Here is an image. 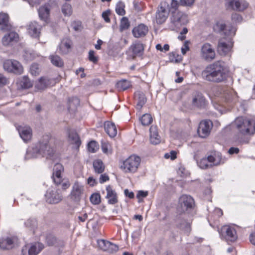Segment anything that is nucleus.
I'll return each mask as SVG.
<instances>
[{
  "label": "nucleus",
  "instance_id": "34",
  "mask_svg": "<svg viewBox=\"0 0 255 255\" xmlns=\"http://www.w3.org/2000/svg\"><path fill=\"white\" fill-rule=\"evenodd\" d=\"M207 158L211 167L219 165L222 160L221 155L219 153H215L213 155L208 156Z\"/></svg>",
  "mask_w": 255,
  "mask_h": 255
},
{
  "label": "nucleus",
  "instance_id": "32",
  "mask_svg": "<svg viewBox=\"0 0 255 255\" xmlns=\"http://www.w3.org/2000/svg\"><path fill=\"white\" fill-rule=\"evenodd\" d=\"M68 138L72 144L79 147L81 143L80 137L77 133L74 130H69Z\"/></svg>",
  "mask_w": 255,
  "mask_h": 255
},
{
  "label": "nucleus",
  "instance_id": "16",
  "mask_svg": "<svg viewBox=\"0 0 255 255\" xmlns=\"http://www.w3.org/2000/svg\"><path fill=\"white\" fill-rule=\"evenodd\" d=\"M84 192V187L79 182H76L73 185L70 193V198L75 201H79Z\"/></svg>",
  "mask_w": 255,
  "mask_h": 255
},
{
  "label": "nucleus",
  "instance_id": "24",
  "mask_svg": "<svg viewBox=\"0 0 255 255\" xmlns=\"http://www.w3.org/2000/svg\"><path fill=\"white\" fill-rule=\"evenodd\" d=\"M104 128L106 132L111 137H114L117 134V129L115 124L107 121L104 124Z\"/></svg>",
  "mask_w": 255,
  "mask_h": 255
},
{
  "label": "nucleus",
  "instance_id": "37",
  "mask_svg": "<svg viewBox=\"0 0 255 255\" xmlns=\"http://www.w3.org/2000/svg\"><path fill=\"white\" fill-rule=\"evenodd\" d=\"M50 85V80L46 77H41L35 85L38 90H43Z\"/></svg>",
  "mask_w": 255,
  "mask_h": 255
},
{
  "label": "nucleus",
  "instance_id": "23",
  "mask_svg": "<svg viewBox=\"0 0 255 255\" xmlns=\"http://www.w3.org/2000/svg\"><path fill=\"white\" fill-rule=\"evenodd\" d=\"M192 104L194 106L202 107L205 105L206 100L201 93L196 92L193 95Z\"/></svg>",
  "mask_w": 255,
  "mask_h": 255
},
{
  "label": "nucleus",
  "instance_id": "12",
  "mask_svg": "<svg viewBox=\"0 0 255 255\" xmlns=\"http://www.w3.org/2000/svg\"><path fill=\"white\" fill-rule=\"evenodd\" d=\"M170 20L175 26L185 24L188 22L187 15L179 11H172Z\"/></svg>",
  "mask_w": 255,
  "mask_h": 255
},
{
  "label": "nucleus",
  "instance_id": "39",
  "mask_svg": "<svg viewBox=\"0 0 255 255\" xmlns=\"http://www.w3.org/2000/svg\"><path fill=\"white\" fill-rule=\"evenodd\" d=\"M101 148L103 152L108 155H111L113 153L112 145L108 141H102L101 142Z\"/></svg>",
  "mask_w": 255,
  "mask_h": 255
},
{
  "label": "nucleus",
  "instance_id": "61",
  "mask_svg": "<svg viewBox=\"0 0 255 255\" xmlns=\"http://www.w3.org/2000/svg\"><path fill=\"white\" fill-rule=\"evenodd\" d=\"M189 50V42L188 41H186L183 46L181 48V52L183 55H185L186 52Z\"/></svg>",
  "mask_w": 255,
  "mask_h": 255
},
{
  "label": "nucleus",
  "instance_id": "56",
  "mask_svg": "<svg viewBox=\"0 0 255 255\" xmlns=\"http://www.w3.org/2000/svg\"><path fill=\"white\" fill-rule=\"evenodd\" d=\"M176 155V151L172 150L169 153L165 154L164 157L167 159L170 158L171 160H174L177 157Z\"/></svg>",
  "mask_w": 255,
  "mask_h": 255
},
{
  "label": "nucleus",
  "instance_id": "52",
  "mask_svg": "<svg viewBox=\"0 0 255 255\" xmlns=\"http://www.w3.org/2000/svg\"><path fill=\"white\" fill-rule=\"evenodd\" d=\"M30 73L33 75H37L39 74L40 69L39 65L36 63H33L31 65L30 68Z\"/></svg>",
  "mask_w": 255,
  "mask_h": 255
},
{
  "label": "nucleus",
  "instance_id": "26",
  "mask_svg": "<svg viewBox=\"0 0 255 255\" xmlns=\"http://www.w3.org/2000/svg\"><path fill=\"white\" fill-rule=\"evenodd\" d=\"M50 5L48 3L40 7L38 9L39 17L44 21L47 20L50 14Z\"/></svg>",
  "mask_w": 255,
  "mask_h": 255
},
{
  "label": "nucleus",
  "instance_id": "18",
  "mask_svg": "<svg viewBox=\"0 0 255 255\" xmlns=\"http://www.w3.org/2000/svg\"><path fill=\"white\" fill-rule=\"evenodd\" d=\"M233 44L232 42L226 39H221L219 41L218 50L221 54L226 55L231 50Z\"/></svg>",
  "mask_w": 255,
  "mask_h": 255
},
{
  "label": "nucleus",
  "instance_id": "6",
  "mask_svg": "<svg viewBox=\"0 0 255 255\" xmlns=\"http://www.w3.org/2000/svg\"><path fill=\"white\" fill-rule=\"evenodd\" d=\"M169 13V4L166 1H162L157 8L155 14V21L158 24L165 22Z\"/></svg>",
  "mask_w": 255,
  "mask_h": 255
},
{
  "label": "nucleus",
  "instance_id": "38",
  "mask_svg": "<svg viewBox=\"0 0 255 255\" xmlns=\"http://www.w3.org/2000/svg\"><path fill=\"white\" fill-rule=\"evenodd\" d=\"M49 59L50 60L51 63L56 67H62L64 66L63 61L58 55H50Z\"/></svg>",
  "mask_w": 255,
  "mask_h": 255
},
{
  "label": "nucleus",
  "instance_id": "53",
  "mask_svg": "<svg viewBox=\"0 0 255 255\" xmlns=\"http://www.w3.org/2000/svg\"><path fill=\"white\" fill-rule=\"evenodd\" d=\"M111 14V12L110 9H108L103 12L102 16L106 22L110 23L111 22V19L109 17Z\"/></svg>",
  "mask_w": 255,
  "mask_h": 255
},
{
  "label": "nucleus",
  "instance_id": "31",
  "mask_svg": "<svg viewBox=\"0 0 255 255\" xmlns=\"http://www.w3.org/2000/svg\"><path fill=\"white\" fill-rule=\"evenodd\" d=\"M179 202L187 208H191L194 205V200L189 195H183L179 199Z\"/></svg>",
  "mask_w": 255,
  "mask_h": 255
},
{
  "label": "nucleus",
  "instance_id": "27",
  "mask_svg": "<svg viewBox=\"0 0 255 255\" xmlns=\"http://www.w3.org/2000/svg\"><path fill=\"white\" fill-rule=\"evenodd\" d=\"M18 39V34L15 32H10L4 36L2 42L4 45L7 46L13 42H16Z\"/></svg>",
  "mask_w": 255,
  "mask_h": 255
},
{
  "label": "nucleus",
  "instance_id": "11",
  "mask_svg": "<svg viewBox=\"0 0 255 255\" xmlns=\"http://www.w3.org/2000/svg\"><path fill=\"white\" fill-rule=\"evenodd\" d=\"M97 244L101 250L110 254H114L119 250L117 245L106 240H99L97 241Z\"/></svg>",
  "mask_w": 255,
  "mask_h": 255
},
{
  "label": "nucleus",
  "instance_id": "62",
  "mask_svg": "<svg viewBox=\"0 0 255 255\" xmlns=\"http://www.w3.org/2000/svg\"><path fill=\"white\" fill-rule=\"evenodd\" d=\"M179 5H180V1L178 2L176 0H172L171 2V8L174 9L175 11H177V9Z\"/></svg>",
  "mask_w": 255,
  "mask_h": 255
},
{
  "label": "nucleus",
  "instance_id": "15",
  "mask_svg": "<svg viewBox=\"0 0 255 255\" xmlns=\"http://www.w3.org/2000/svg\"><path fill=\"white\" fill-rule=\"evenodd\" d=\"M46 201L50 204H56L62 199V196L57 189H49L45 194Z\"/></svg>",
  "mask_w": 255,
  "mask_h": 255
},
{
  "label": "nucleus",
  "instance_id": "14",
  "mask_svg": "<svg viewBox=\"0 0 255 255\" xmlns=\"http://www.w3.org/2000/svg\"><path fill=\"white\" fill-rule=\"evenodd\" d=\"M43 245L40 243H36L30 247L25 245L22 249V255H37L43 249Z\"/></svg>",
  "mask_w": 255,
  "mask_h": 255
},
{
  "label": "nucleus",
  "instance_id": "36",
  "mask_svg": "<svg viewBox=\"0 0 255 255\" xmlns=\"http://www.w3.org/2000/svg\"><path fill=\"white\" fill-rule=\"evenodd\" d=\"M71 42L67 38L63 39L59 45V48L62 54L67 53L71 48Z\"/></svg>",
  "mask_w": 255,
  "mask_h": 255
},
{
  "label": "nucleus",
  "instance_id": "48",
  "mask_svg": "<svg viewBox=\"0 0 255 255\" xmlns=\"http://www.w3.org/2000/svg\"><path fill=\"white\" fill-rule=\"evenodd\" d=\"M99 148V144L95 140H92L88 144V150L90 152L95 153L98 151Z\"/></svg>",
  "mask_w": 255,
  "mask_h": 255
},
{
  "label": "nucleus",
  "instance_id": "22",
  "mask_svg": "<svg viewBox=\"0 0 255 255\" xmlns=\"http://www.w3.org/2000/svg\"><path fill=\"white\" fill-rule=\"evenodd\" d=\"M148 31V28L144 24H140L133 28L132 34L135 37H140L145 36Z\"/></svg>",
  "mask_w": 255,
  "mask_h": 255
},
{
  "label": "nucleus",
  "instance_id": "1",
  "mask_svg": "<svg viewBox=\"0 0 255 255\" xmlns=\"http://www.w3.org/2000/svg\"><path fill=\"white\" fill-rule=\"evenodd\" d=\"M201 76L206 81L219 83L227 79L228 71L223 62L218 61L206 66L202 72Z\"/></svg>",
  "mask_w": 255,
  "mask_h": 255
},
{
  "label": "nucleus",
  "instance_id": "8",
  "mask_svg": "<svg viewBox=\"0 0 255 255\" xmlns=\"http://www.w3.org/2000/svg\"><path fill=\"white\" fill-rule=\"evenodd\" d=\"M215 51L212 45L209 43H204L200 50V56L202 59L211 61L215 58Z\"/></svg>",
  "mask_w": 255,
  "mask_h": 255
},
{
  "label": "nucleus",
  "instance_id": "45",
  "mask_svg": "<svg viewBox=\"0 0 255 255\" xmlns=\"http://www.w3.org/2000/svg\"><path fill=\"white\" fill-rule=\"evenodd\" d=\"M20 85L23 89H28L31 88L33 84L27 77L24 76L20 81Z\"/></svg>",
  "mask_w": 255,
  "mask_h": 255
},
{
  "label": "nucleus",
  "instance_id": "4",
  "mask_svg": "<svg viewBox=\"0 0 255 255\" xmlns=\"http://www.w3.org/2000/svg\"><path fill=\"white\" fill-rule=\"evenodd\" d=\"M141 163V158L135 155H131L124 160L120 166V169L126 173H136Z\"/></svg>",
  "mask_w": 255,
  "mask_h": 255
},
{
  "label": "nucleus",
  "instance_id": "30",
  "mask_svg": "<svg viewBox=\"0 0 255 255\" xmlns=\"http://www.w3.org/2000/svg\"><path fill=\"white\" fill-rule=\"evenodd\" d=\"M223 97L228 102H235L238 100L236 93L231 89H228L224 91Z\"/></svg>",
  "mask_w": 255,
  "mask_h": 255
},
{
  "label": "nucleus",
  "instance_id": "3",
  "mask_svg": "<svg viewBox=\"0 0 255 255\" xmlns=\"http://www.w3.org/2000/svg\"><path fill=\"white\" fill-rule=\"evenodd\" d=\"M54 140L48 135L43 136L36 146L38 152L46 158H50L54 152V147L51 145Z\"/></svg>",
  "mask_w": 255,
  "mask_h": 255
},
{
  "label": "nucleus",
  "instance_id": "44",
  "mask_svg": "<svg viewBox=\"0 0 255 255\" xmlns=\"http://www.w3.org/2000/svg\"><path fill=\"white\" fill-rule=\"evenodd\" d=\"M125 4L124 2L120 1L116 6V12L119 15H124L126 14Z\"/></svg>",
  "mask_w": 255,
  "mask_h": 255
},
{
  "label": "nucleus",
  "instance_id": "49",
  "mask_svg": "<svg viewBox=\"0 0 255 255\" xmlns=\"http://www.w3.org/2000/svg\"><path fill=\"white\" fill-rule=\"evenodd\" d=\"M140 121L142 125L148 126L152 123V118L150 114H146L142 116Z\"/></svg>",
  "mask_w": 255,
  "mask_h": 255
},
{
  "label": "nucleus",
  "instance_id": "33",
  "mask_svg": "<svg viewBox=\"0 0 255 255\" xmlns=\"http://www.w3.org/2000/svg\"><path fill=\"white\" fill-rule=\"evenodd\" d=\"M46 242L49 246H55L56 247H63L64 242L62 240H58L55 237L49 235L46 237Z\"/></svg>",
  "mask_w": 255,
  "mask_h": 255
},
{
  "label": "nucleus",
  "instance_id": "43",
  "mask_svg": "<svg viewBox=\"0 0 255 255\" xmlns=\"http://www.w3.org/2000/svg\"><path fill=\"white\" fill-rule=\"evenodd\" d=\"M130 26V23L127 17H123L120 21V31L122 32L125 30L128 29Z\"/></svg>",
  "mask_w": 255,
  "mask_h": 255
},
{
  "label": "nucleus",
  "instance_id": "7",
  "mask_svg": "<svg viewBox=\"0 0 255 255\" xmlns=\"http://www.w3.org/2000/svg\"><path fill=\"white\" fill-rule=\"evenodd\" d=\"M144 47L143 44L136 41L133 43L129 47L127 52L129 59H134L136 57L142 56L144 52Z\"/></svg>",
  "mask_w": 255,
  "mask_h": 255
},
{
  "label": "nucleus",
  "instance_id": "5",
  "mask_svg": "<svg viewBox=\"0 0 255 255\" xmlns=\"http://www.w3.org/2000/svg\"><path fill=\"white\" fill-rule=\"evenodd\" d=\"M219 233L221 238L228 244L234 243L238 239L237 227L234 225L223 226L219 230Z\"/></svg>",
  "mask_w": 255,
  "mask_h": 255
},
{
  "label": "nucleus",
  "instance_id": "63",
  "mask_svg": "<svg viewBox=\"0 0 255 255\" xmlns=\"http://www.w3.org/2000/svg\"><path fill=\"white\" fill-rule=\"evenodd\" d=\"M124 193L126 197L131 199L134 197V193L132 191H129L128 189H125L124 190Z\"/></svg>",
  "mask_w": 255,
  "mask_h": 255
},
{
  "label": "nucleus",
  "instance_id": "29",
  "mask_svg": "<svg viewBox=\"0 0 255 255\" xmlns=\"http://www.w3.org/2000/svg\"><path fill=\"white\" fill-rule=\"evenodd\" d=\"M150 140L152 144H156L160 142V138L155 126H151L150 128Z\"/></svg>",
  "mask_w": 255,
  "mask_h": 255
},
{
  "label": "nucleus",
  "instance_id": "58",
  "mask_svg": "<svg viewBox=\"0 0 255 255\" xmlns=\"http://www.w3.org/2000/svg\"><path fill=\"white\" fill-rule=\"evenodd\" d=\"M89 59L90 61L96 63L98 61L97 57L95 55V52L93 50H90L89 52Z\"/></svg>",
  "mask_w": 255,
  "mask_h": 255
},
{
  "label": "nucleus",
  "instance_id": "9",
  "mask_svg": "<svg viewBox=\"0 0 255 255\" xmlns=\"http://www.w3.org/2000/svg\"><path fill=\"white\" fill-rule=\"evenodd\" d=\"M225 5L228 9L242 11L248 7L249 4L246 0H226Z\"/></svg>",
  "mask_w": 255,
  "mask_h": 255
},
{
  "label": "nucleus",
  "instance_id": "40",
  "mask_svg": "<svg viewBox=\"0 0 255 255\" xmlns=\"http://www.w3.org/2000/svg\"><path fill=\"white\" fill-rule=\"evenodd\" d=\"M226 24L222 21H217L214 26V31L218 32L224 31L225 35H229L230 34V31L229 32H227L226 31Z\"/></svg>",
  "mask_w": 255,
  "mask_h": 255
},
{
  "label": "nucleus",
  "instance_id": "55",
  "mask_svg": "<svg viewBox=\"0 0 255 255\" xmlns=\"http://www.w3.org/2000/svg\"><path fill=\"white\" fill-rule=\"evenodd\" d=\"M60 184H61V188L63 190H66L70 186V183L68 179H64L62 178V182Z\"/></svg>",
  "mask_w": 255,
  "mask_h": 255
},
{
  "label": "nucleus",
  "instance_id": "42",
  "mask_svg": "<svg viewBox=\"0 0 255 255\" xmlns=\"http://www.w3.org/2000/svg\"><path fill=\"white\" fill-rule=\"evenodd\" d=\"M13 241L11 238H7L6 239L0 241V248L3 250H8L12 248Z\"/></svg>",
  "mask_w": 255,
  "mask_h": 255
},
{
  "label": "nucleus",
  "instance_id": "54",
  "mask_svg": "<svg viewBox=\"0 0 255 255\" xmlns=\"http://www.w3.org/2000/svg\"><path fill=\"white\" fill-rule=\"evenodd\" d=\"M148 195L147 191H139L136 195V198L138 199V202L142 201V198L146 197Z\"/></svg>",
  "mask_w": 255,
  "mask_h": 255
},
{
  "label": "nucleus",
  "instance_id": "2",
  "mask_svg": "<svg viewBox=\"0 0 255 255\" xmlns=\"http://www.w3.org/2000/svg\"><path fill=\"white\" fill-rule=\"evenodd\" d=\"M235 128L239 134L246 136L255 133V119L239 117L234 122Z\"/></svg>",
  "mask_w": 255,
  "mask_h": 255
},
{
  "label": "nucleus",
  "instance_id": "46",
  "mask_svg": "<svg viewBox=\"0 0 255 255\" xmlns=\"http://www.w3.org/2000/svg\"><path fill=\"white\" fill-rule=\"evenodd\" d=\"M90 200L93 205H99L101 202V197L99 193H94L92 194L90 197Z\"/></svg>",
  "mask_w": 255,
  "mask_h": 255
},
{
  "label": "nucleus",
  "instance_id": "10",
  "mask_svg": "<svg viewBox=\"0 0 255 255\" xmlns=\"http://www.w3.org/2000/svg\"><path fill=\"white\" fill-rule=\"evenodd\" d=\"M3 68L9 72L21 74L23 72L21 64L16 60H7L3 63Z\"/></svg>",
  "mask_w": 255,
  "mask_h": 255
},
{
  "label": "nucleus",
  "instance_id": "17",
  "mask_svg": "<svg viewBox=\"0 0 255 255\" xmlns=\"http://www.w3.org/2000/svg\"><path fill=\"white\" fill-rule=\"evenodd\" d=\"M64 171V168L60 163H56L54 165L52 175V178L54 183L59 185L62 182L61 173Z\"/></svg>",
  "mask_w": 255,
  "mask_h": 255
},
{
  "label": "nucleus",
  "instance_id": "13",
  "mask_svg": "<svg viewBox=\"0 0 255 255\" xmlns=\"http://www.w3.org/2000/svg\"><path fill=\"white\" fill-rule=\"evenodd\" d=\"M213 124L211 121L204 120L200 122L198 128V133L202 138L207 137L210 133Z\"/></svg>",
  "mask_w": 255,
  "mask_h": 255
},
{
  "label": "nucleus",
  "instance_id": "19",
  "mask_svg": "<svg viewBox=\"0 0 255 255\" xmlns=\"http://www.w3.org/2000/svg\"><path fill=\"white\" fill-rule=\"evenodd\" d=\"M12 26L9 22V16L4 13H0V29L4 31H9Z\"/></svg>",
  "mask_w": 255,
  "mask_h": 255
},
{
  "label": "nucleus",
  "instance_id": "50",
  "mask_svg": "<svg viewBox=\"0 0 255 255\" xmlns=\"http://www.w3.org/2000/svg\"><path fill=\"white\" fill-rule=\"evenodd\" d=\"M62 12L65 16H70L72 13V8L71 5L67 3H65L62 5Z\"/></svg>",
  "mask_w": 255,
  "mask_h": 255
},
{
  "label": "nucleus",
  "instance_id": "21",
  "mask_svg": "<svg viewBox=\"0 0 255 255\" xmlns=\"http://www.w3.org/2000/svg\"><path fill=\"white\" fill-rule=\"evenodd\" d=\"M223 215V211L220 208H215L212 213H211L208 218V221L212 226H214L219 223V219Z\"/></svg>",
  "mask_w": 255,
  "mask_h": 255
},
{
  "label": "nucleus",
  "instance_id": "51",
  "mask_svg": "<svg viewBox=\"0 0 255 255\" xmlns=\"http://www.w3.org/2000/svg\"><path fill=\"white\" fill-rule=\"evenodd\" d=\"M198 166L202 169H207L211 167L207 157L203 158L198 163Z\"/></svg>",
  "mask_w": 255,
  "mask_h": 255
},
{
  "label": "nucleus",
  "instance_id": "25",
  "mask_svg": "<svg viewBox=\"0 0 255 255\" xmlns=\"http://www.w3.org/2000/svg\"><path fill=\"white\" fill-rule=\"evenodd\" d=\"M20 137L25 141L30 140L32 136V130L29 127H20L19 128Z\"/></svg>",
  "mask_w": 255,
  "mask_h": 255
},
{
  "label": "nucleus",
  "instance_id": "41",
  "mask_svg": "<svg viewBox=\"0 0 255 255\" xmlns=\"http://www.w3.org/2000/svg\"><path fill=\"white\" fill-rule=\"evenodd\" d=\"M116 86L120 91H125L131 86L129 81L127 80H121L117 83Z\"/></svg>",
  "mask_w": 255,
  "mask_h": 255
},
{
  "label": "nucleus",
  "instance_id": "64",
  "mask_svg": "<svg viewBox=\"0 0 255 255\" xmlns=\"http://www.w3.org/2000/svg\"><path fill=\"white\" fill-rule=\"evenodd\" d=\"M232 19L235 22L240 21L242 19L241 15L237 13H234L232 15Z\"/></svg>",
  "mask_w": 255,
  "mask_h": 255
},
{
  "label": "nucleus",
  "instance_id": "59",
  "mask_svg": "<svg viewBox=\"0 0 255 255\" xmlns=\"http://www.w3.org/2000/svg\"><path fill=\"white\" fill-rule=\"evenodd\" d=\"M36 225V221L34 219H28L25 223L26 227L29 228H31L35 226Z\"/></svg>",
  "mask_w": 255,
  "mask_h": 255
},
{
  "label": "nucleus",
  "instance_id": "28",
  "mask_svg": "<svg viewBox=\"0 0 255 255\" xmlns=\"http://www.w3.org/2000/svg\"><path fill=\"white\" fill-rule=\"evenodd\" d=\"M27 30L31 36L37 37L40 33V25L36 22H31L28 25Z\"/></svg>",
  "mask_w": 255,
  "mask_h": 255
},
{
  "label": "nucleus",
  "instance_id": "47",
  "mask_svg": "<svg viewBox=\"0 0 255 255\" xmlns=\"http://www.w3.org/2000/svg\"><path fill=\"white\" fill-rule=\"evenodd\" d=\"M169 60L172 62L178 63L182 60V56L176 52H173L169 55Z\"/></svg>",
  "mask_w": 255,
  "mask_h": 255
},
{
  "label": "nucleus",
  "instance_id": "60",
  "mask_svg": "<svg viewBox=\"0 0 255 255\" xmlns=\"http://www.w3.org/2000/svg\"><path fill=\"white\" fill-rule=\"evenodd\" d=\"M109 179L110 178L107 174H101L99 178V182L101 184H103L104 182L109 181Z\"/></svg>",
  "mask_w": 255,
  "mask_h": 255
},
{
  "label": "nucleus",
  "instance_id": "20",
  "mask_svg": "<svg viewBox=\"0 0 255 255\" xmlns=\"http://www.w3.org/2000/svg\"><path fill=\"white\" fill-rule=\"evenodd\" d=\"M107 195L106 198L108 199L109 204L114 205L118 202V197L116 192L113 190L111 186L108 185L106 187Z\"/></svg>",
  "mask_w": 255,
  "mask_h": 255
},
{
  "label": "nucleus",
  "instance_id": "57",
  "mask_svg": "<svg viewBox=\"0 0 255 255\" xmlns=\"http://www.w3.org/2000/svg\"><path fill=\"white\" fill-rule=\"evenodd\" d=\"M195 0H180V5L190 6L193 5Z\"/></svg>",
  "mask_w": 255,
  "mask_h": 255
},
{
  "label": "nucleus",
  "instance_id": "35",
  "mask_svg": "<svg viewBox=\"0 0 255 255\" xmlns=\"http://www.w3.org/2000/svg\"><path fill=\"white\" fill-rule=\"evenodd\" d=\"M94 171L97 174H102L104 172L105 166L101 159H96L93 163Z\"/></svg>",
  "mask_w": 255,
  "mask_h": 255
}]
</instances>
